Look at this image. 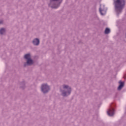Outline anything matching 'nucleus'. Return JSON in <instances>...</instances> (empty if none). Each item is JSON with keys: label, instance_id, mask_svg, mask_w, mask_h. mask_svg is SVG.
<instances>
[{"label": "nucleus", "instance_id": "obj_1", "mask_svg": "<svg viewBox=\"0 0 126 126\" xmlns=\"http://www.w3.org/2000/svg\"><path fill=\"white\" fill-rule=\"evenodd\" d=\"M113 4L116 14L119 16L126 6V0H114Z\"/></svg>", "mask_w": 126, "mask_h": 126}, {"label": "nucleus", "instance_id": "obj_2", "mask_svg": "<svg viewBox=\"0 0 126 126\" xmlns=\"http://www.w3.org/2000/svg\"><path fill=\"white\" fill-rule=\"evenodd\" d=\"M63 2V0H50V3L48 6L51 8L57 9L60 7L61 3Z\"/></svg>", "mask_w": 126, "mask_h": 126}, {"label": "nucleus", "instance_id": "obj_3", "mask_svg": "<svg viewBox=\"0 0 126 126\" xmlns=\"http://www.w3.org/2000/svg\"><path fill=\"white\" fill-rule=\"evenodd\" d=\"M63 89H67V91L64 90H61L62 95L63 97H67L71 93V87H69L68 85H63Z\"/></svg>", "mask_w": 126, "mask_h": 126}, {"label": "nucleus", "instance_id": "obj_4", "mask_svg": "<svg viewBox=\"0 0 126 126\" xmlns=\"http://www.w3.org/2000/svg\"><path fill=\"white\" fill-rule=\"evenodd\" d=\"M41 90L43 94H47V93H48L49 91L51 90V88H50V86H48V84H43L41 87Z\"/></svg>", "mask_w": 126, "mask_h": 126}, {"label": "nucleus", "instance_id": "obj_5", "mask_svg": "<svg viewBox=\"0 0 126 126\" xmlns=\"http://www.w3.org/2000/svg\"><path fill=\"white\" fill-rule=\"evenodd\" d=\"M116 107V104L115 103H112L111 105L110 106V108L107 111V115L109 116L110 117H113L114 116L115 109L114 108Z\"/></svg>", "mask_w": 126, "mask_h": 126}, {"label": "nucleus", "instance_id": "obj_6", "mask_svg": "<svg viewBox=\"0 0 126 126\" xmlns=\"http://www.w3.org/2000/svg\"><path fill=\"white\" fill-rule=\"evenodd\" d=\"M26 61H27V62L26 63H25L24 64V66L25 67H26V66H27V65L28 66H29L30 65H32V64H33V63H34V61H33V59H32V58L28 59V60H26Z\"/></svg>", "mask_w": 126, "mask_h": 126}, {"label": "nucleus", "instance_id": "obj_7", "mask_svg": "<svg viewBox=\"0 0 126 126\" xmlns=\"http://www.w3.org/2000/svg\"><path fill=\"white\" fill-rule=\"evenodd\" d=\"M118 83L119 85L117 88V90H118V91H121V90L123 89V88L125 87V82L122 80H120L119 81Z\"/></svg>", "mask_w": 126, "mask_h": 126}, {"label": "nucleus", "instance_id": "obj_8", "mask_svg": "<svg viewBox=\"0 0 126 126\" xmlns=\"http://www.w3.org/2000/svg\"><path fill=\"white\" fill-rule=\"evenodd\" d=\"M32 43L34 46H39L40 45V39L38 38H34L32 40Z\"/></svg>", "mask_w": 126, "mask_h": 126}, {"label": "nucleus", "instance_id": "obj_9", "mask_svg": "<svg viewBox=\"0 0 126 126\" xmlns=\"http://www.w3.org/2000/svg\"><path fill=\"white\" fill-rule=\"evenodd\" d=\"M24 59H25V60H26V61L31 59V54H30V53H28L25 55V56H24Z\"/></svg>", "mask_w": 126, "mask_h": 126}, {"label": "nucleus", "instance_id": "obj_10", "mask_svg": "<svg viewBox=\"0 0 126 126\" xmlns=\"http://www.w3.org/2000/svg\"><path fill=\"white\" fill-rule=\"evenodd\" d=\"M6 32V30L4 28H1L0 29V35H4L5 34V32Z\"/></svg>", "mask_w": 126, "mask_h": 126}, {"label": "nucleus", "instance_id": "obj_11", "mask_svg": "<svg viewBox=\"0 0 126 126\" xmlns=\"http://www.w3.org/2000/svg\"><path fill=\"white\" fill-rule=\"evenodd\" d=\"M20 88H21L22 89H25V82L24 81L21 83Z\"/></svg>", "mask_w": 126, "mask_h": 126}, {"label": "nucleus", "instance_id": "obj_12", "mask_svg": "<svg viewBox=\"0 0 126 126\" xmlns=\"http://www.w3.org/2000/svg\"><path fill=\"white\" fill-rule=\"evenodd\" d=\"M111 32V30L109 28H106L104 31L105 34H109V33Z\"/></svg>", "mask_w": 126, "mask_h": 126}, {"label": "nucleus", "instance_id": "obj_13", "mask_svg": "<svg viewBox=\"0 0 126 126\" xmlns=\"http://www.w3.org/2000/svg\"><path fill=\"white\" fill-rule=\"evenodd\" d=\"M103 11H104V9L101 8V7L99 8V12L101 15H105V13H103Z\"/></svg>", "mask_w": 126, "mask_h": 126}, {"label": "nucleus", "instance_id": "obj_14", "mask_svg": "<svg viewBox=\"0 0 126 126\" xmlns=\"http://www.w3.org/2000/svg\"><path fill=\"white\" fill-rule=\"evenodd\" d=\"M123 78H124V79H126V74H125L123 77Z\"/></svg>", "mask_w": 126, "mask_h": 126}, {"label": "nucleus", "instance_id": "obj_15", "mask_svg": "<svg viewBox=\"0 0 126 126\" xmlns=\"http://www.w3.org/2000/svg\"><path fill=\"white\" fill-rule=\"evenodd\" d=\"M2 23V21H0V24H1Z\"/></svg>", "mask_w": 126, "mask_h": 126}, {"label": "nucleus", "instance_id": "obj_16", "mask_svg": "<svg viewBox=\"0 0 126 126\" xmlns=\"http://www.w3.org/2000/svg\"><path fill=\"white\" fill-rule=\"evenodd\" d=\"M103 6H105V5H103Z\"/></svg>", "mask_w": 126, "mask_h": 126}]
</instances>
